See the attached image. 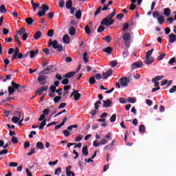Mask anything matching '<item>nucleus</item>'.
Returning <instances> with one entry per match:
<instances>
[{
    "mask_svg": "<svg viewBox=\"0 0 176 176\" xmlns=\"http://www.w3.org/2000/svg\"><path fill=\"white\" fill-rule=\"evenodd\" d=\"M176 91V85L173 86L170 89H169V93L173 94Z\"/></svg>",
    "mask_w": 176,
    "mask_h": 176,
    "instance_id": "64",
    "label": "nucleus"
},
{
    "mask_svg": "<svg viewBox=\"0 0 176 176\" xmlns=\"http://www.w3.org/2000/svg\"><path fill=\"white\" fill-rule=\"evenodd\" d=\"M122 56L124 57V58L129 57V50H124V52H122Z\"/></svg>",
    "mask_w": 176,
    "mask_h": 176,
    "instance_id": "44",
    "label": "nucleus"
},
{
    "mask_svg": "<svg viewBox=\"0 0 176 176\" xmlns=\"http://www.w3.org/2000/svg\"><path fill=\"white\" fill-rule=\"evenodd\" d=\"M82 155L87 156L89 155V151L87 150V146H84L82 148Z\"/></svg>",
    "mask_w": 176,
    "mask_h": 176,
    "instance_id": "26",
    "label": "nucleus"
},
{
    "mask_svg": "<svg viewBox=\"0 0 176 176\" xmlns=\"http://www.w3.org/2000/svg\"><path fill=\"white\" fill-rule=\"evenodd\" d=\"M169 38V43H174V42H176V35L174 34H170L168 36Z\"/></svg>",
    "mask_w": 176,
    "mask_h": 176,
    "instance_id": "14",
    "label": "nucleus"
},
{
    "mask_svg": "<svg viewBox=\"0 0 176 176\" xmlns=\"http://www.w3.org/2000/svg\"><path fill=\"white\" fill-rule=\"evenodd\" d=\"M104 30H105V28L102 25H100L98 27L97 30V32H98V34H101V32H102Z\"/></svg>",
    "mask_w": 176,
    "mask_h": 176,
    "instance_id": "41",
    "label": "nucleus"
},
{
    "mask_svg": "<svg viewBox=\"0 0 176 176\" xmlns=\"http://www.w3.org/2000/svg\"><path fill=\"white\" fill-rule=\"evenodd\" d=\"M74 75H76V72H70L69 73H67L65 76L64 78H72Z\"/></svg>",
    "mask_w": 176,
    "mask_h": 176,
    "instance_id": "19",
    "label": "nucleus"
},
{
    "mask_svg": "<svg viewBox=\"0 0 176 176\" xmlns=\"http://www.w3.org/2000/svg\"><path fill=\"white\" fill-rule=\"evenodd\" d=\"M111 76H112V69H109L106 73H103L102 78L103 79H108V77Z\"/></svg>",
    "mask_w": 176,
    "mask_h": 176,
    "instance_id": "13",
    "label": "nucleus"
},
{
    "mask_svg": "<svg viewBox=\"0 0 176 176\" xmlns=\"http://www.w3.org/2000/svg\"><path fill=\"white\" fill-rule=\"evenodd\" d=\"M164 57H166V54L165 53L160 54V56L157 58L158 61H162V60H163V58H164Z\"/></svg>",
    "mask_w": 176,
    "mask_h": 176,
    "instance_id": "42",
    "label": "nucleus"
},
{
    "mask_svg": "<svg viewBox=\"0 0 176 176\" xmlns=\"http://www.w3.org/2000/svg\"><path fill=\"white\" fill-rule=\"evenodd\" d=\"M128 102H130L131 104H134L135 102V99L134 98L129 97Z\"/></svg>",
    "mask_w": 176,
    "mask_h": 176,
    "instance_id": "54",
    "label": "nucleus"
},
{
    "mask_svg": "<svg viewBox=\"0 0 176 176\" xmlns=\"http://www.w3.org/2000/svg\"><path fill=\"white\" fill-rule=\"evenodd\" d=\"M122 38L124 41H131V34L130 33H125Z\"/></svg>",
    "mask_w": 176,
    "mask_h": 176,
    "instance_id": "18",
    "label": "nucleus"
},
{
    "mask_svg": "<svg viewBox=\"0 0 176 176\" xmlns=\"http://www.w3.org/2000/svg\"><path fill=\"white\" fill-rule=\"evenodd\" d=\"M17 33L19 34L20 36H23V34H26L25 28H21L19 31L17 32Z\"/></svg>",
    "mask_w": 176,
    "mask_h": 176,
    "instance_id": "38",
    "label": "nucleus"
},
{
    "mask_svg": "<svg viewBox=\"0 0 176 176\" xmlns=\"http://www.w3.org/2000/svg\"><path fill=\"white\" fill-rule=\"evenodd\" d=\"M120 82L122 87H126V86L129 85V82H130V79L128 78L127 77H122L120 79Z\"/></svg>",
    "mask_w": 176,
    "mask_h": 176,
    "instance_id": "7",
    "label": "nucleus"
},
{
    "mask_svg": "<svg viewBox=\"0 0 176 176\" xmlns=\"http://www.w3.org/2000/svg\"><path fill=\"white\" fill-rule=\"evenodd\" d=\"M9 151L8 148H4L3 150L0 151V155H7Z\"/></svg>",
    "mask_w": 176,
    "mask_h": 176,
    "instance_id": "56",
    "label": "nucleus"
},
{
    "mask_svg": "<svg viewBox=\"0 0 176 176\" xmlns=\"http://www.w3.org/2000/svg\"><path fill=\"white\" fill-rule=\"evenodd\" d=\"M152 53H153V49H151L150 50H148L146 53V58H149L151 57V56L152 55Z\"/></svg>",
    "mask_w": 176,
    "mask_h": 176,
    "instance_id": "40",
    "label": "nucleus"
},
{
    "mask_svg": "<svg viewBox=\"0 0 176 176\" xmlns=\"http://www.w3.org/2000/svg\"><path fill=\"white\" fill-rule=\"evenodd\" d=\"M113 49L111 47H107L103 50L104 53H107V54H111L113 52Z\"/></svg>",
    "mask_w": 176,
    "mask_h": 176,
    "instance_id": "22",
    "label": "nucleus"
},
{
    "mask_svg": "<svg viewBox=\"0 0 176 176\" xmlns=\"http://www.w3.org/2000/svg\"><path fill=\"white\" fill-rule=\"evenodd\" d=\"M14 41L18 43L19 46H21V42L20 41V37H19V34L14 36Z\"/></svg>",
    "mask_w": 176,
    "mask_h": 176,
    "instance_id": "31",
    "label": "nucleus"
},
{
    "mask_svg": "<svg viewBox=\"0 0 176 176\" xmlns=\"http://www.w3.org/2000/svg\"><path fill=\"white\" fill-rule=\"evenodd\" d=\"M48 46H52L53 49L57 50L59 53L63 52V46L58 44V41L57 40L52 41V38L50 39V43H48Z\"/></svg>",
    "mask_w": 176,
    "mask_h": 176,
    "instance_id": "2",
    "label": "nucleus"
},
{
    "mask_svg": "<svg viewBox=\"0 0 176 176\" xmlns=\"http://www.w3.org/2000/svg\"><path fill=\"white\" fill-rule=\"evenodd\" d=\"M157 21L159 24H163L164 23V16L160 15L157 17Z\"/></svg>",
    "mask_w": 176,
    "mask_h": 176,
    "instance_id": "25",
    "label": "nucleus"
},
{
    "mask_svg": "<svg viewBox=\"0 0 176 176\" xmlns=\"http://www.w3.org/2000/svg\"><path fill=\"white\" fill-rule=\"evenodd\" d=\"M15 91H16V89H14V88H13L12 87H8L9 96H12V94H13V93H14Z\"/></svg>",
    "mask_w": 176,
    "mask_h": 176,
    "instance_id": "32",
    "label": "nucleus"
},
{
    "mask_svg": "<svg viewBox=\"0 0 176 176\" xmlns=\"http://www.w3.org/2000/svg\"><path fill=\"white\" fill-rule=\"evenodd\" d=\"M71 97H74L75 101H78V100H80V97H82V95L79 94V91L74 89V91L70 95V98Z\"/></svg>",
    "mask_w": 176,
    "mask_h": 176,
    "instance_id": "6",
    "label": "nucleus"
},
{
    "mask_svg": "<svg viewBox=\"0 0 176 176\" xmlns=\"http://www.w3.org/2000/svg\"><path fill=\"white\" fill-rule=\"evenodd\" d=\"M85 32L87 34V35H90L91 30L90 28H89V25L85 26Z\"/></svg>",
    "mask_w": 176,
    "mask_h": 176,
    "instance_id": "62",
    "label": "nucleus"
},
{
    "mask_svg": "<svg viewBox=\"0 0 176 176\" xmlns=\"http://www.w3.org/2000/svg\"><path fill=\"white\" fill-rule=\"evenodd\" d=\"M60 173H61V168H57L54 172L55 175H60Z\"/></svg>",
    "mask_w": 176,
    "mask_h": 176,
    "instance_id": "51",
    "label": "nucleus"
},
{
    "mask_svg": "<svg viewBox=\"0 0 176 176\" xmlns=\"http://www.w3.org/2000/svg\"><path fill=\"white\" fill-rule=\"evenodd\" d=\"M139 131L140 133H145V126L144 124H141L139 126Z\"/></svg>",
    "mask_w": 176,
    "mask_h": 176,
    "instance_id": "35",
    "label": "nucleus"
},
{
    "mask_svg": "<svg viewBox=\"0 0 176 176\" xmlns=\"http://www.w3.org/2000/svg\"><path fill=\"white\" fill-rule=\"evenodd\" d=\"M113 104V103L109 99H108L107 100H103L102 107L103 108H109L110 107H112Z\"/></svg>",
    "mask_w": 176,
    "mask_h": 176,
    "instance_id": "9",
    "label": "nucleus"
},
{
    "mask_svg": "<svg viewBox=\"0 0 176 176\" xmlns=\"http://www.w3.org/2000/svg\"><path fill=\"white\" fill-rule=\"evenodd\" d=\"M144 66V63L142 62H135L131 64V69H135L137 68H141V67Z\"/></svg>",
    "mask_w": 176,
    "mask_h": 176,
    "instance_id": "8",
    "label": "nucleus"
},
{
    "mask_svg": "<svg viewBox=\"0 0 176 176\" xmlns=\"http://www.w3.org/2000/svg\"><path fill=\"white\" fill-rule=\"evenodd\" d=\"M25 21L28 25H32V24H34V19L32 17L26 18Z\"/></svg>",
    "mask_w": 176,
    "mask_h": 176,
    "instance_id": "16",
    "label": "nucleus"
},
{
    "mask_svg": "<svg viewBox=\"0 0 176 176\" xmlns=\"http://www.w3.org/2000/svg\"><path fill=\"white\" fill-rule=\"evenodd\" d=\"M164 78V76H157L154 78L152 79V82H157L159 80H162V79Z\"/></svg>",
    "mask_w": 176,
    "mask_h": 176,
    "instance_id": "28",
    "label": "nucleus"
},
{
    "mask_svg": "<svg viewBox=\"0 0 176 176\" xmlns=\"http://www.w3.org/2000/svg\"><path fill=\"white\" fill-rule=\"evenodd\" d=\"M89 83L90 85H94L96 83V78L94 77H91L89 80Z\"/></svg>",
    "mask_w": 176,
    "mask_h": 176,
    "instance_id": "49",
    "label": "nucleus"
},
{
    "mask_svg": "<svg viewBox=\"0 0 176 176\" xmlns=\"http://www.w3.org/2000/svg\"><path fill=\"white\" fill-rule=\"evenodd\" d=\"M47 17L50 19H53V17H54V12H49L47 14Z\"/></svg>",
    "mask_w": 176,
    "mask_h": 176,
    "instance_id": "63",
    "label": "nucleus"
},
{
    "mask_svg": "<svg viewBox=\"0 0 176 176\" xmlns=\"http://www.w3.org/2000/svg\"><path fill=\"white\" fill-rule=\"evenodd\" d=\"M164 14L165 16H166V17L170 16V15L171 14V10H170V8H166L164 10Z\"/></svg>",
    "mask_w": 176,
    "mask_h": 176,
    "instance_id": "21",
    "label": "nucleus"
},
{
    "mask_svg": "<svg viewBox=\"0 0 176 176\" xmlns=\"http://www.w3.org/2000/svg\"><path fill=\"white\" fill-rule=\"evenodd\" d=\"M41 36H42V32L37 31L34 35V39H35V41H38Z\"/></svg>",
    "mask_w": 176,
    "mask_h": 176,
    "instance_id": "20",
    "label": "nucleus"
},
{
    "mask_svg": "<svg viewBox=\"0 0 176 176\" xmlns=\"http://www.w3.org/2000/svg\"><path fill=\"white\" fill-rule=\"evenodd\" d=\"M20 121V117H16V116H14L12 118V122H13V123H19V122Z\"/></svg>",
    "mask_w": 176,
    "mask_h": 176,
    "instance_id": "34",
    "label": "nucleus"
},
{
    "mask_svg": "<svg viewBox=\"0 0 176 176\" xmlns=\"http://www.w3.org/2000/svg\"><path fill=\"white\" fill-rule=\"evenodd\" d=\"M116 120V114H113L110 118V122L113 123Z\"/></svg>",
    "mask_w": 176,
    "mask_h": 176,
    "instance_id": "58",
    "label": "nucleus"
},
{
    "mask_svg": "<svg viewBox=\"0 0 176 176\" xmlns=\"http://www.w3.org/2000/svg\"><path fill=\"white\" fill-rule=\"evenodd\" d=\"M45 126H46V120H43L40 124L38 129L39 130H43Z\"/></svg>",
    "mask_w": 176,
    "mask_h": 176,
    "instance_id": "27",
    "label": "nucleus"
},
{
    "mask_svg": "<svg viewBox=\"0 0 176 176\" xmlns=\"http://www.w3.org/2000/svg\"><path fill=\"white\" fill-rule=\"evenodd\" d=\"M76 18L77 19V20H80V19H82V11L80 10H78L76 12Z\"/></svg>",
    "mask_w": 176,
    "mask_h": 176,
    "instance_id": "24",
    "label": "nucleus"
},
{
    "mask_svg": "<svg viewBox=\"0 0 176 176\" xmlns=\"http://www.w3.org/2000/svg\"><path fill=\"white\" fill-rule=\"evenodd\" d=\"M7 10H6V7L5 6V5H1L0 6V13H6Z\"/></svg>",
    "mask_w": 176,
    "mask_h": 176,
    "instance_id": "33",
    "label": "nucleus"
},
{
    "mask_svg": "<svg viewBox=\"0 0 176 176\" xmlns=\"http://www.w3.org/2000/svg\"><path fill=\"white\" fill-rule=\"evenodd\" d=\"M50 113V109L47 108L43 110V115H49V113Z\"/></svg>",
    "mask_w": 176,
    "mask_h": 176,
    "instance_id": "60",
    "label": "nucleus"
},
{
    "mask_svg": "<svg viewBox=\"0 0 176 176\" xmlns=\"http://www.w3.org/2000/svg\"><path fill=\"white\" fill-rule=\"evenodd\" d=\"M54 35V30L51 29L50 30H48L47 33V36H48L49 38H52V36Z\"/></svg>",
    "mask_w": 176,
    "mask_h": 176,
    "instance_id": "30",
    "label": "nucleus"
},
{
    "mask_svg": "<svg viewBox=\"0 0 176 176\" xmlns=\"http://www.w3.org/2000/svg\"><path fill=\"white\" fill-rule=\"evenodd\" d=\"M47 89V86H43L36 91V94H42V93H43V91H46Z\"/></svg>",
    "mask_w": 176,
    "mask_h": 176,
    "instance_id": "10",
    "label": "nucleus"
},
{
    "mask_svg": "<svg viewBox=\"0 0 176 176\" xmlns=\"http://www.w3.org/2000/svg\"><path fill=\"white\" fill-rule=\"evenodd\" d=\"M160 16V14L157 11H155L153 12V17L154 19H157Z\"/></svg>",
    "mask_w": 176,
    "mask_h": 176,
    "instance_id": "45",
    "label": "nucleus"
},
{
    "mask_svg": "<svg viewBox=\"0 0 176 176\" xmlns=\"http://www.w3.org/2000/svg\"><path fill=\"white\" fill-rule=\"evenodd\" d=\"M3 63H4V67L5 68H7L8 67V65H9L10 61H9V59L8 58H5L4 60H3Z\"/></svg>",
    "mask_w": 176,
    "mask_h": 176,
    "instance_id": "48",
    "label": "nucleus"
},
{
    "mask_svg": "<svg viewBox=\"0 0 176 176\" xmlns=\"http://www.w3.org/2000/svg\"><path fill=\"white\" fill-rule=\"evenodd\" d=\"M50 90H51L52 93H56V86L51 85L50 87Z\"/></svg>",
    "mask_w": 176,
    "mask_h": 176,
    "instance_id": "61",
    "label": "nucleus"
},
{
    "mask_svg": "<svg viewBox=\"0 0 176 176\" xmlns=\"http://www.w3.org/2000/svg\"><path fill=\"white\" fill-rule=\"evenodd\" d=\"M109 65L112 67V68H115L116 65H118V62L116 60L110 61Z\"/></svg>",
    "mask_w": 176,
    "mask_h": 176,
    "instance_id": "36",
    "label": "nucleus"
},
{
    "mask_svg": "<svg viewBox=\"0 0 176 176\" xmlns=\"http://www.w3.org/2000/svg\"><path fill=\"white\" fill-rule=\"evenodd\" d=\"M82 138H83L82 135H78L77 137L75 138V141L76 142H79V141H82Z\"/></svg>",
    "mask_w": 176,
    "mask_h": 176,
    "instance_id": "46",
    "label": "nucleus"
},
{
    "mask_svg": "<svg viewBox=\"0 0 176 176\" xmlns=\"http://www.w3.org/2000/svg\"><path fill=\"white\" fill-rule=\"evenodd\" d=\"M155 61V58L152 56L148 57V58H146V60H144L145 64L146 65H151Z\"/></svg>",
    "mask_w": 176,
    "mask_h": 176,
    "instance_id": "12",
    "label": "nucleus"
},
{
    "mask_svg": "<svg viewBox=\"0 0 176 176\" xmlns=\"http://www.w3.org/2000/svg\"><path fill=\"white\" fill-rule=\"evenodd\" d=\"M36 148L37 149H45V145H43V143L42 142H38L36 143Z\"/></svg>",
    "mask_w": 176,
    "mask_h": 176,
    "instance_id": "23",
    "label": "nucleus"
},
{
    "mask_svg": "<svg viewBox=\"0 0 176 176\" xmlns=\"http://www.w3.org/2000/svg\"><path fill=\"white\" fill-rule=\"evenodd\" d=\"M63 43H65L66 45H69L71 43V38H69V36L67 34H65L63 37Z\"/></svg>",
    "mask_w": 176,
    "mask_h": 176,
    "instance_id": "11",
    "label": "nucleus"
},
{
    "mask_svg": "<svg viewBox=\"0 0 176 176\" xmlns=\"http://www.w3.org/2000/svg\"><path fill=\"white\" fill-rule=\"evenodd\" d=\"M12 87L14 90H16V91H18V93H21V90H23V89H24L23 86H21L16 82H14V81H12L11 82Z\"/></svg>",
    "mask_w": 176,
    "mask_h": 176,
    "instance_id": "5",
    "label": "nucleus"
},
{
    "mask_svg": "<svg viewBox=\"0 0 176 176\" xmlns=\"http://www.w3.org/2000/svg\"><path fill=\"white\" fill-rule=\"evenodd\" d=\"M39 52V50H36V51L34 50H32L29 52V54H30V57L31 58H34V57H35V56H36V54H38V52Z\"/></svg>",
    "mask_w": 176,
    "mask_h": 176,
    "instance_id": "17",
    "label": "nucleus"
},
{
    "mask_svg": "<svg viewBox=\"0 0 176 176\" xmlns=\"http://www.w3.org/2000/svg\"><path fill=\"white\" fill-rule=\"evenodd\" d=\"M69 34L71 36H75V34H76V30L73 26H71L69 28Z\"/></svg>",
    "mask_w": 176,
    "mask_h": 176,
    "instance_id": "15",
    "label": "nucleus"
},
{
    "mask_svg": "<svg viewBox=\"0 0 176 176\" xmlns=\"http://www.w3.org/2000/svg\"><path fill=\"white\" fill-rule=\"evenodd\" d=\"M40 9L42 11H39L37 13V14H38V17H43V16H45V14H46V12H49V10H50V7L46 4H43V5H41V7Z\"/></svg>",
    "mask_w": 176,
    "mask_h": 176,
    "instance_id": "3",
    "label": "nucleus"
},
{
    "mask_svg": "<svg viewBox=\"0 0 176 176\" xmlns=\"http://www.w3.org/2000/svg\"><path fill=\"white\" fill-rule=\"evenodd\" d=\"M61 96H56L54 98V102H55V104H58V102L60 101V100H61Z\"/></svg>",
    "mask_w": 176,
    "mask_h": 176,
    "instance_id": "43",
    "label": "nucleus"
},
{
    "mask_svg": "<svg viewBox=\"0 0 176 176\" xmlns=\"http://www.w3.org/2000/svg\"><path fill=\"white\" fill-rule=\"evenodd\" d=\"M66 8L67 9H72V0H68L66 2Z\"/></svg>",
    "mask_w": 176,
    "mask_h": 176,
    "instance_id": "29",
    "label": "nucleus"
},
{
    "mask_svg": "<svg viewBox=\"0 0 176 176\" xmlns=\"http://www.w3.org/2000/svg\"><path fill=\"white\" fill-rule=\"evenodd\" d=\"M72 129H78V124L70 125L67 127V130L71 131Z\"/></svg>",
    "mask_w": 176,
    "mask_h": 176,
    "instance_id": "55",
    "label": "nucleus"
},
{
    "mask_svg": "<svg viewBox=\"0 0 176 176\" xmlns=\"http://www.w3.org/2000/svg\"><path fill=\"white\" fill-rule=\"evenodd\" d=\"M9 151L8 148H4L3 150L0 151V155H7Z\"/></svg>",
    "mask_w": 176,
    "mask_h": 176,
    "instance_id": "57",
    "label": "nucleus"
},
{
    "mask_svg": "<svg viewBox=\"0 0 176 176\" xmlns=\"http://www.w3.org/2000/svg\"><path fill=\"white\" fill-rule=\"evenodd\" d=\"M83 60L85 63H89V58L87 57V52H85L82 55Z\"/></svg>",
    "mask_w": 176,
    "mask_h": 176,
    "instance_id": "39",
    "label": "nucleus"
},
{
    "mask_svg": "<svg viewBox=\"0 0 176 176\" xmlns=\"http://www.w3.org/2000/svg\"><path fill=\"white\" fill-rule=\"evenodd\" d=\"M69 83V80L68 78H65L62 80V85H67Z\"/></svg>",
    "mask_w": 176,
    "mask_h": 176,
    "instance_id": "59",
    "label": "nucleus"
},
{
    "mask_svg": "<svg viewBox=\"0 0 176 176\" xmlns=\"http://www.w3.org/2000/svg\"><path fill=\"white\" fill-rule=\"evenodd\" d=\"M101 10H102V7L99 6L95 12L94 16H98V14H100V13H101Z\"/></svg>",
    "mask_w": 176,
    "mask_h": 176,
    "instance_id": "37",
    "label": "nucleus"
},
{
    "mask_svg": "<svg viewBox=\"0 0 176 176\" xmlns=\"http://www.w3.org/2000/svg\"><path fill=\"white\" fill-rule=\"evenodd\" d=\"M47 79V76L41 74H38L37 80L39 85H41V86H43V85H46Z\"/></svg>",
    "mask_w": 176,
    "mask_h": 176,
    "instance_id": "4",
    "label": "nucleus"
},
{
    "mask_svg": "<svg viewBox=\"0 0 176 176\" xmlns=\"http://www.w3.org/2000/svg\"><path fill=\"white\" fill-rule=\"evenodd\" d=\"M116 14V10L113 9L112 12L107 16L102 21L100 22L102 25H105L106 27H109V25H112L113 23H115V20L112 19V18Z\"/></svg>",
    "mask_w": 176,
    "mask_h": 176,
    "instance_id": "1",
    "label": "nucleus"
},
{
    "mask_svg": "<svg viewBox=\"0 0 176 176\" xmlns=\"http://www.w3.org/2000/svg\"><path fill=\"white\" fill-rule=\"evenodd\" d=\"M174 63H176V58L175 57H173V58H170V60L168 61L169 65H173L174 64Z\"/></svg>",
    "mask_w": 176,
    "mask_h": 176,
    "instance_id": "47",
    "label": "nucleus"
},
{
    "mask_svg": "<svg viewBox=\"0 0 176 176\" xmlns=\"http://www.w3.org/2000/svg\"><path fill=\"white\" fill-rule=\"evenodd\" d=\"M63 133L65 137H69V135H71V133H69V131H68V130H63Z\"/></svg>",
    "mask_w": 176,
    "mask_h": 176,
    "instance_id": "53",
    "label": "nucleus"
},
{
    "mask_svg": "<svg viewBox=\"0 0 176 176\" xmlns=\"http://www.w3.org/2000/svg\"><path fill=\"white\" fill-rule=\"evenodd\" d=\"M11 142H12L13 144H18L19 139H17L16 137L13 136L11 139Z\"/></svg>",
    "mask_w": 176,
    "mask_h": 176,
    "instance_id": "50",
    "label": "nucleus"
},
{
    "mask_svg": "<svg viewBox=\"0 0 176 176\" xmlns=\"http://www.w3.org/2000/svg\"><path fill=\"white\" fill-rule=\"evenodd\" d=\"M66 175L67 176H75V173L71 171V170H66Z\"/></svg>",
    "mask_w": 176,
    "mask_h": 176,
    "instance_id": "52",
    "label": "nucleus"
}]
</instances>
